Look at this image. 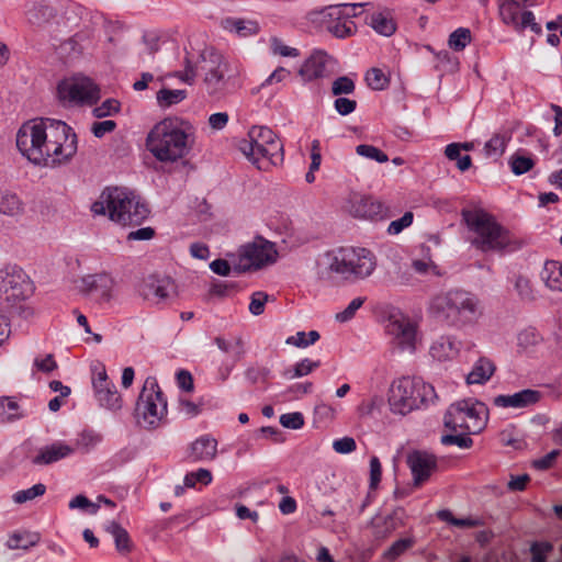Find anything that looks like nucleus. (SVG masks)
Masks as SVG:
<instances>
[{
	"label": "nucleus",
	"mask_w": 562,
	"mask_h": 562,
	"mask_svg": "<svg viewBox=\"0 0 562 562\" xmlns=\"http://www.w3.org/2000/svg\"><path fill=\"white\" fill-rule=\"evenodd\" d=\"M145 143L156 160L176 164L191 153L195 143V128L181 117H165L151 127Z\"/></svg>",
	"instance_id": "1"
},
{
	"label": "nucleus",
	"mask_w": 562,
	"mask_h": 562,
	"mask_svg": "<svg viewBox=\"0 0 562 562\" xmlns=\"http://www.w3.org/2000/svg\"><path fill=\"white\" fill-rule=\"evenodd\" d=\"M461 215L468 229V241L482 254L512 252L524 245L521 239L482 209L463 210Z\"/></svg>",
	"instance_id": "2"
},
{
	"label": "nucleus",
	"mask_w": 562,
	"mask_h": 562,
	"mask_svg": "<svg viewBox=\"0 0 562 562\" xmlns=\"http://www.w3.org/2000/svg\"><path fill=\"white\" fill-rule=\"evenodd\" d=\"M232 65L213 47L201 52H187L184 70L176 71L172 76L184 83L193 85L198 72L203 76V85L211 95L221 94L232 76Z\"/></svg>",
	"instance_id": "3"
},
{
	"label": "nucleus",
	"mask_w": 562,
	"mask_h": 562,
	"mask_svg": "<svg viewBox=\"0 0 562 562\" xmlns=\"http://www.w3.org/2000/svg\"><path fill=\"white\" fill-rule=\"evenodd\" d=\"M94 215H108L122 226L142 224L149 215L147 205L133 191L126 188H106L97 201L91 204Z\"/></svg>",
	"instance_id": "4"
},
{
	"label": "nucleus",
	"mask_w": 562,
	"mask_h": 562,
	"mask_svg": "<svg viewBox=\"0 0 562 562\" xmlns=\"http://www.w3.org/2000/svg\"><path fill=\"white\" fill-rule=\"evenodd\" d=\"M436 397L435 387L418 376L403 375L394 379L387 391L391 413L401 416L428 406Z\"/></svg>",
	"instance_id": "5"
},
{
	"label": "nucleus",
	"mask_w": 562,
	"mask_h": 562,
	"mask_svg": "<svg viewBox=\"0 0 562 562\" xmlns=\"http://www.w3.org/2000/svg\"><path fill=\"white\" fill-rule=\"evenodd\" d=\"M239 149L259 170L267 171L283 161V144L266 126H252L247 137L239 142Z\"/></svg>",
	"instance_id": "6"
},
{
	"label": "nucleus",
	"mask_w": 562,
	"mask_h": 562,
	"mask_svg": "<svg viewBox=\"0 0 562 562\" xmlns=\"http://www.w3.org/2000/svg\"><path fill=\"white\" fill-rule=\"evenodd\" d=\"M430 311L453 325H464L480 315V300L469 291L454 289L436 295Z\"/></svg>",
	"instance_id": "7"
},
{
	"label": "nucleus",
	"mask_w": 562,
	"mask_h": 562,
	"mask_svg": "<svg viewBox=\"0 0 562 562\" xmlns=\"http://www.w3.org/2000/svg\"><path fill=\"white\" fill-rule=\"evenodd\" d=\"M328 272L340 276L346 281H360L369 278L376 268L372 251L361 247L340 248L327 256Z\"/></svg>",
	"instance_id": "8"
},
{
	"label": "nucleus",
	"mask_w": 562,
	"mask_h": 562,
	"mask_svg": "<svg viewBox=\"0 0 562 562\" xmlns=\"http://www.w3.org/2000/svg\"><path fill=\"white\" fill-rule=\"evenodd\" d=\"M47 128L44 140L40 146L43 148V159L37 166L55 167L67 162L77 153V136L72 128L65 122L47 119Z\"/></svg>",
	"instance_id": "9"
},
{
	"label": "nucleus",
	"mask_w": 562,
	"mask_h": 562,
	"mask_svg": "<svg viewBox=\"0 0 562 562\" xmlns=\"http://www.w3.org/2000/svg\"><path fill=\"white\" fill-rule=\"evenodd\" d=\"M488 408L474 398L452 403L443 417V424L452 431L480 434L487 425Z\"/></svg>",
	"instance_id": "10"
},
{
	"label": "nucleus",
	"mask_w": 562,
	"mask_h": 562,
	"mask_svg": "<svg viewBox=\"0 0 562 562\" xmlns=\"http://www.w3.org/2000/svg\"><path fill=\"white\" fill-rule=\"evenodd\" d=\"M167 400L155 378L148 376L136 404L137 422L140 426L155 429L166 422Z\"/></svg>",
	"instance_id": "11"
},
{
	"label": "nucleus",
	"mask_w": 562,
	"mask_h": 562,
	"mask_svg": "<svg viewBox=\"0 0 562 562\" xmlns=\"http://www.w3.org/2000/svg\"><path fill=\"white\" fill-rule=\"evenodd\" d=\"M279 252L276 244L262 237L243 245L236 255L235 268L239 272L260 270L277 262Z\"/></svg>",
	"instance_id": "12"
},
{
	"label": "nucleus",
	"mask_w": 562,
	"mask_h": 562,
	"mask_svg": "<svg viewBox=\"0 0 562 562\" xmlns=\"http://www.w3.org/2000/svg\"><path fill=\"white\" fill-rule=\"evenodd\" d=\"M385 334L402 351L414 352L418 340L417 324L398 308H392L385 319Z\"/></svg>",
	"instance_id": "13"
},
{
	"label": "nucleus",
	"mask_w": 562,
	"mask_h": 562,
	"mask_svg": "<svg viewBox=\"0 0 562 562\" xmlns=\"http://www.w3.org/2000/svg\"><path fill=\"white\" fill-rule=\"evenodd\" d=\"M58 100L67 106L92 105L101 98L99 87L87 77H71L57 86Z\"/></svg>",
	"instance_id": "14"
},
{
	"label": "nucleus",
	"mask_w": 562,
	"mask_h": 562,
	"mask_svg": "<svg viewBox=\"0 0 562 562\" xmlns=\"http://www.w3.org/2000/svg\"><path fill=\"white\" fill-rule=\"evenodd\" d=\"M47 119H34L24 123L16 133V147L20 153L34 165L43 158V148L40 146L44 140Z\"/></svg>",
	"instance_id": "15"
},
{
	"label": "nucleus",
	"mask_w": 562,
	"mask_h": 562,
	"mask_svg": "<svg viewBox=\"0 0 562 562\" xmlns=\"http://www.w3.org/2000/svg\"><path fill=\"white\" fill-rule=\"evenodd\" d=\"M0 293L8 301L19 303L33 295L34 283L22 268L7 266L0 270Z\"/></svg>",
	"instance_id": "16"
},
{
	"label": "nucleus",
	"mask_w": 562,
	"mask_h": 562,
	"mask_svg": "<svg viewBox=\"0 0 562 562\" xmlns=\"http://www.w3.org/2000/svg\"><path fill=\"white\" fill-rule=\"evenodd\" d=\"M517 0H497L498 15L503 24L522 34L527 29L536 34L542 32L540 24L536 22L535 14L522 8Z\"/></svg>",
	"instance_id": "17"
},
{
	"label": "nucleus",
	"mask_w": 562,
	"mask_h": 562,
	"mask_svg": "<svg viewBox=\"0 0 562 562\" xmlns=\"http://www.w3.org/2000/svg\"><path fill=\"white\" fill-rule=\"evenodd\" d=\"M345 210L360 220H384L389 216V209L383 202L360 193H351L348 196Z\"/></svg>",
	"instance_id": "18"
},
{
	"label": "nucleus",
	"mask_w": 562,
	"mask_h": 562,
	"mask_svg": "<svg viewBox=\"0 0 562 562\" xmlns=\"http://www.w3.org/2000/svg\"><path fill=\"white\" fill-rule=\"evenodd\" d=\"M138 293L144 300L160 304L177 294V286L168 276L150 274L139 283Z\"/></svg>",
	"instance_id": "19"
},
{
	"label": "nucleus",
	"mask_w": 562,
	"mask_h": 562,
	"mask_svg": "<svg viewBox=\"0 0 562 562\" xmlns=\"http://www.w3.org/2000/svg\"><path fill=\"white\" fill-rule=\"evenodd\" d=\"M82 284L85 291L95 296L101 304H111L120 299L117 282L108 273L87 276Z\"/></svg>",
	"instance_id": "20"
},
{
	"label": "nucleus",
	"mask_w": 562,
	"mask_h": 562,
	"mask_svg": "<svg viewBox=\"0 0 562 562\" xmlns=\"http://www.w3.org/2000/svg\"><path fill=\"white\" fill-rule=\"evenodd\" d=\"M407 465L412 472L414 485L425 483L437 469V459L426 451H413L407 456Z\"/></svg>",
	"instance_id": "21"
},
{
	"label": "nucleus",
	"mask_w": 562,
	"mask_h": 562,
	"mask_svg": "<svg viewBox=\"0 0 562 562\" xmlns=\"http://www.w3.org/2000/svg\"><path fill=\"white\" fill-rule=\"evenodd\" d=\"M542 398V393L535 389H525L514 394L497 395L493 398V404L502 408H528L538 404Z\"/></svg>",
	"instance_id": "22"
},
{
	"label": "nucleus",
	"mask_w": 562,
	"mask_h": 562,
	"mask_svg": "<svg viewBox=\"0 0 562 562\" xmlns=\"http://www.w3.org/2000/svg\"><path fill=\"white\" fill-rule=\"evenodd\" d=\"M331 57L324 50H315L304 60L299 69L303 81L310 82L327 76V65Z\"/></svg>",
	"instance_id": "23"
},
{
	"label": "nucleus",
	"mask_w": 562,
	"mask_h": 562,
	"mask_svg": "<svg viewBox=\"0 0 562 562\" xmlns=\"http://www.w3.org/2000/svg\"><path fill=\"white\" fill-rule=\"evenodd\" d=\"M403 525L402 518L397 510L389 514H376L370 520L368 527L371 535L376 540H384L389 538L396 529Z\"/></svg>",
	"instance_id": "24"
},
{
	"label": "nucleus",
	"mask_w": 562,
	"mask_h": 562,
	"mask_svg": "<svg viewBox=\"0 0 562 562\" xmlns=\"http://www.w3.org/2000/svg\"><path fill=\"white\" fill-rule=\"evenodd\" d=\"M74 454L72 446L63 440H56L42 447L32 462L36 465H48Z\"/></svg>",
	"instance_id": "25"
},
{
	"label": "nucleus",
	"mask_w": 562,
	"mask_h": 562,
	"mask_svg": "<svg viewBox=\"0 0 562 562\" xmlns=\"http://www.w3.org/2000/svg\"><path fill=\"white\" fill-rule=\"evenodd\" d=\"M217 440L211 435L196 438L189 448V458L194 462L212 461L217 456Z\"/></svg>",
	"instance_id": "26"
},
{
	"label": "nucleus",
	"mask_w": 562,
	"mask_h": 562,
	"mask_svg": "<svg viewBox=\"0 0 562 562\" xmlns=\"http://www.w3.org/2000/svg\"><path fill=\"white\" fill-rule=\"evenodd\" d=\"M25 14L32 24L43 25L56 16V9L45 0H35L27 3Z\"/></svg>",
	"instance_id": "27"
},
{
	"label": "nucleus",
	"mask_w": 562,
	"mask_h": 562,
	"mask_svg": "<svg viewBox=\"0 0 562 562\" xmlns=\"http://www.w3.org/2000/svg\"><path fill=\"white\" fill-rule=\"evenodd\" d=\"M460 342L452 337H440L430 347V355L438 361H447L457 357Z\"/></svg>",
	"instance_id": "28"
},
{
	"label": "nucleus",
	"mask_w": 562,
	"mask_h": 562,
	"mask_svg": "<svg viewBox=\"0 0 562 562\" xmlns=\"http://www.w3.org/2000/svg\"><path fill=\"white\" fill-rule=\"evenodd\" d=\"M222 25L225 31L234 33L239 37L254 36L259 32L258 23L252 20L226 18L223 20Z\"/></svg>",
	"instance_id": "29"
},
{
	"label": "nucleus",
	"mask_w": 562,
	"mask_h": 562,
	"mask_svg": "<svg viewBox=\"0 0 562 562\" xmlns=\"http://www.w3.org/2000/svg\"><path fill=\"white\" fill-rule=\"evenodd\" d=\"M367 5V3H340L329 5L321 11L324 19L352 21L358 13V9Z\"/></svg>",
	"instance_id": "30"
},
{
	"label": "nucleus",
	"mask_w": 562,
	"mask_h": 562,
	"mask_svg": "<svg viewBox=\"0 0 562 562\" xmlns=\"http://www.w3.org/2000/svg\"><path fill=\"white\" fill-rule=\"evenodd\" d=\"M495 372V364L487 358H480L467 375L468 384H484Z\"/></svg>",
	"instance_id": "31"
},
{
	"label": "nucleus",
	"mask_w": 562,
	"mask_h": 562,
	"mask_svg": "<svg viewBox=\"0 0 562 562\" xmlns=\"http://www.w3.org/2000/svg\"><path fill=\"white\" fill-rule=\"evenodd\" d=\"M102 439V435L93 429L81 430L75 438L74 443H70L74 449V454L76 452H80L82 454L91 452L101 443Z\"/></svg>",
	"instance_id": "32"
},
{
	"label": "nucleus",
	"mask_w": 562,
	"mask_h": 562,
	"mask_svg": "<svg viewBox=\"0 0 562 562\" xmlns=\"http://www.w3.org/2000/svg\"><path fill=\"white\" fill-rule=\"evenodd\" d=\"M541 279L549 289L562 292V262L547 261L541 271Z\"/></svg>",
	"instance_id": "33"
},
{
	"label": "nucleus",
	"mask_w": 562,
	"mask_h": 562,
	"mask_svg": "<svg viewBox=\"0 0 562 562\" xmlns=\"http://www.w3.org/2000/svg\"><path fill=\"white\" fill-rule=\"evenodd\" d=\"M23 212V203L15 193L0 191V214L18 216Z\"/></svg>",
	"instance_id": "34"
},
{
	"label": "nucleus",
	"mask_w": 562,
	"mask_h": 562,
	"mask_svg": "<svg viewBox=\"0 0 562 562\" xmlns=\"http://www.w3.org/2000/svg\"><path fill=\"white\" fill-rule=\"evenodd\" d=\"M23 417V412L14 397H0V422L8 423Z\"/></svg>",
	"instance_id": "35"
},
{
	"label": "nucleus",
	"mask_w": 562,
	"mask_h": 562,
	"mask_svg": "<svg viewBox=\"0 0 562 562\" xmlns=\"http://www.w3.org/2000/svg\"><path fill=\"white\" fill-rule=\"evenodd\" d=\"M369 24L378 34L383 36H391L396 30L393 19L389 13L384 12L373 13L370 18Z\"/></svg>",
	"instance_id": "36"
},
{
	"label": "nucleus",
	"mask_w": 562,
	"mask_h": 562,
	"mask_svg": "<svg viewBox=\"0 0 562 562\" xmlns=\"http://www.w3.org/2000/svg\"><path fill=\"white\" fill-rule=\"evenodd\" d=\"M187 98V90L184 89H168L162 88L156 94L158 106L167 109L172 105L179 104Z\"/></svg>",
	"instance_id": "37"
},
{
	"label": "nucleus",
	"mask_w": 562,
	"mask_h": 562,
	"mask_svg": "<svg viewBox=\"0 0 562 562\" xmlns=\"http://www.w3.org/2000/svg\"><path fill=\"white\" fill-rule=\"evenodd\" d=\"M106 531L113 536L117 551L122 553L131 551L130 536L120 524L111 521L106 527Z\"/></svg>",
	"instance_id": "38"
},
{
	"label": "nucleus",
	"mask_w": 562,
	"mask_h": 562,
	"mask_svg": "<svg viewBox=\"0 0 562 562\" xmlns=\"http://www.w3.org/2000/svg\"><path fill=\"white\" fill-rule=\"evenodd\" d=\"M319 361H313L308 358H305L295 363L293 368L286 369L283 373V376L289 380L302 378L312 373L315 369L319 367Z\"/></svg>",
	"instance_id": "39"
},
{
	"label": "nucleus",
	"mask_w": 562,
	"mask_h": 562,
	"mask_svg": "<svg viewBox=\"0 0 562 562\" xmlns=\"http://www.w3.org/2000/svg\"><path fill=\"white\" fill-rule=\"evenodd\" d=\"M324 21H327V30L329 33H331L334 36L338 38H345L351 36L356 31V24L353 21H347L345 19L341 20H330V19H324Z\"/></svg>",
	"instance_id": "40"
},
{
	"label": "nucleus",
	"mask_w": 562,
	"mask_h": 562,
	"mask_svg": "<svg viewBox=\"0 0 562 562\" xmlns=\"http://www.w3.org/2000/svg\"><path fill=\"white\" fill-rule=\"evenodd\" d=\"M541 341L540 334L533 327H526L517 334V347L526 351Z\"/></svg>",
	"instance_id": "41"
},
{
	"label": "nucleus",
	"mask_w": 562,
	"mask_h": 562,
	"mask_svg": "<svg viewBox=\"0 0 562 562\" xmlns=\"http://www.w3.org/2000/svg\"><path fill=\"white\" fill-rule=\"evenodd\" d=\"M509 137L505 134H495L484 145V153L488 157H499L504 154Z\"/></svg>",
	"instance_id": "42"
},
{
	"label": "nucleus",
	"mask_w": 562,
	"mask_h": 562,
	"mask_svg": "<svg viewBox=\"0 0 562 562\" xmlns=\"http://www.w3.org/2000/svg\"><path fill=\"white\" fill-rule=\"evenodd\" d=\"M415 539L413 537H406L396 540L392 546L384 551L383 558L390 562H393L396 558L403 554L406 550L413 547Z\"/></svg>",
	"instance_id": "43"
},
{
	"label": "nucleus",
	"mask_w": 562,
	"mask_h": 562,
	"mask_svg": "<svg viewBox=\"0 0 562 562\" xmlns=\"http://www.w3.org/2000/svg\"><path fill=\"white\" fill-rule=\"evenodd\" d=\"M46 486L43 483H37L33 485L32 487H29L26 490H21L15 492L12 495V499L16 504H23L26 502H31L35 499L36 497H41L45 494Z\"/></svg>",
	"instance_id": "44"
},
{
	"label": "nucleus",
	"mask_w": 562,
	"mask_h": 562,
	"mask_svg": "<svg viewBox=\"0 0 562 562\" xmlns=\"http://www.w3.org/2000/svg\"><path fill=\"white\" fill-rule=\"evenodd\" d=\"M471 42V32L467 27H459L449 36V47L456 52L463 50Z\"/></svg>",
	"instance_id": "45"
},
{
	"label": "nucleus",
	"mask_w": 562,
	"mask_h": 562,
	"mask_svg": "<svg viewBox=\"0 0 562 562\" xmlns=\"http://www.w3.org/2000/svg\"><path fill=\"white\" fill-rule=\"evenodd\" d=\"M213 480L212 473L207 469H199L193 472H189L186 474L183 483L186 487L192 488L196 485V483H201L203 485L211 484Z\"/></svg>",
	"instance_id": "46"
},
{
	"label": "nucleus",
	"mask_w": 562,
	"mask_h": 562,
	"mask_svg": "<svg viewBox=\"0 0 562 562\" xmlns=\"http://www.w3.org/2000/svg\"><path fill=\"white\" fill-rule=\"evenodd\" d=\"M36 542H37L36 536H31L29 533L15 532L9 537L7 544L10 549H13V550H16V549L27 550L29 548L35 546Z\"/></svg>",
	"instance_id": "47"
},
{
	"label": "nucleus",
	"mask_w": 562,
	"mask_h": 562,
	"mask_svg": "<svg viewBox=\"0 0 562 562\" xmlns=\"http://www.w3.org/2000/svg\"><path fill=\"white\" fill-rule=\"evenodd\" d=\"M509 166L513 173L520 176L533 168L535 160L529 156L515 154L509 158Z\"/></svg>",
	"instance_id": "48"
},
{
	"label": "nucleus",
	"mask_w": 562,
	"mask_h": 562,
	"mask_svg": "<svg viewBox=\"0 0 562 562\" xmlns=\"http://www.w3.org/2000/svg\"><path fill=\"white\" fill-rule=\"evenodd\" d=\"M366 81L373 90H383L389 86V77L379 68H371L366 74Z\"/></svg>",
	"instance_id": "49"
},
{
	"label": "nucleus",
	"mask_w": 562,
	"mask_h": 562,
	"mask_svg": "<svg viewBox=\"0 0 562 562\" xmlns=\"http://www.w3.org/2000/svg\"><path fill=\"white\" fill-rule=\"evenodd\" d=\"M366 300L367 299L363 296L352 299L346 308L335 315V319L338 323H347L351 321L356 316V313L362 307Z\"/></svg>",
	"instance_id": "50"
},
{
	"label": "nucleus",
	"mask_w": 562,
	"mask_h": 562,
	"mask_svg": "<svg viewBox=\"0 0 562 562\" xmlns=\"http://www.w3.org/2000/svg\"><path fill=\"white\" fill-rule=\"evenodd\" d=\"M318 339L319 334L316 330H311L308 334L297 331L294 336L289 337L285 342L297 348H306L315 344Z\"/></svg>",
	"instance_id": "51"
},
{
	"label": "nucleus",
	"mask_w": 562,
	"mask_h": 562,
	"mask_svg": "<svg viewBox=\"0 0 562 562\" xmlns=\"http://www.w3.org/2000/svg\"><path fill=\"white\" fill-rule=\"evenodd\" d=\"M356 153L359 156L366 157L378 162H386L389 157L385 153L373 145L361 144L356 147Z\"/></svg>",
	"instance_id": "52"
},
{
	"label": "nucleus",
	"mask_w": 562,
	"mask_h": 562,
	"mask_svg": "<svg viewBox=\"0 0 562 562\" xmlns=\"http://www.w3.org/2000/svg\"><path fill=\"white\" fill-rule=\"evenodd\" d=\"M97 398L102 406L109 409H119L121 407V396L114 385L105 390Z\"/></svg>",
	"instance_id": "53"
},
{
	"label": "nucleus",
	"mask_w": 562,
	"mask_h": 562,
	"mask_svg": "<svg viewBox=\"0 0 562 562\" xmlns=\"http://www.w3.org/2000/svg\"><path fill=\"white\" fill-rule=\"evenodd\" d=\"M121 104L115 99H106L101 105L93 109L92 113L95 117L102 119L114 115L120 112Z\"/></svg>",
	"instance_id": "54"
},
{
	"label": "nucleus",
	"mask_w": 562,
	"mask_h": 562,
	"mask_svg": "<svg viewBox=\"0 0 562 562\" xmlns=\"http://www.w3.org/2000/svg\"><path fill=\"white\" fill-rule=\"evenodd\" d=\"M270 48L272 54L279 55L282 57H297L300 56V52L295 47H290L285 45L280 38L271 37L270 38Z\"/></svg>",
	"instance_id": "55"
},
{
	"label": "nucleus",
	"mask_w": 562,
	"mask_h": 562,
	"mask_svg": "<svg viewBox=\"0 0 562 562\" xmlns=\"http://www.w3.org/2000/svg\"><path fill=\"white\" fill-rule=\"evenodd\" d=\"M468 432L459 435H445L441 437V443L446 446L456 445L461 449H469L473 446V440Z\"/></svg>",
	"instance_id": "56"
},
{
	"label": "nucleus",
	"mask_w": 562,
	"mask_h": 562,
	"mask_svg": "<svg viewBox=\"0 0 562 562\" xmlns=\"http://www.w3.org/2000/svg\"><path fill=\"white\" fill-rule=\"evenodd\" d=\"M356 85L350 77L341 76L334 80L331 92L334 95L350 94L355 91Z\"/></svg>",
	"instance_id": "57"
},
{
	"label": "nucleus",
	"mask_w": 562,
	"mask_h": 562,
	"mask_svg": "<svg viewBox=\"0 0 562 562\" xmlns=\"http://www.w3.org/2000/svg\"><path fill=\"white\" fill-rule=\"evenodd\" d=\"M269 300V295L262 291H257L251 294L250 303H249V312L259 316L265 311V305Z\"/></svg>",
	"instance_id": "58"
},
{
	"label": "nucleus",
	"mask_w": 562,
	"mask_h": 562,
	"mask_svg": "<svg viewBox=\"0 0 562 562\" xmlns=\"http://www.w3.org/2000/svg\"><path fill=\"white\" fill-rule=\"evenodd\" d=\"M515 290L519 297L525 301H531L533 300V291L530 284V281L522 277L518 276L515 279Z\"/></svg>",
	"instance_id": "59"
},
{
	"label": "nucleus",
	"mask_w": 562,
	"mask_h": 562,
	"mask_svg": "<svg viewBox=\"0 0 562 562\" xmlns=\"http://www.w3.org/2000/svg\"><path fill=\"white\" fill-rule=\"evenodd\" d=\"M280 424L284 428L300 429L304 425V417L300 412L282 414L280 416Z\"/></svg>",
	"instance_id": "60"
},
{
	"label": "nucleus",
	"mask_w": 562,
	"mask_h": 562,
	"mask_svg": "<svg viewBox=\"0 0 562 562\" xmlns=\"http://www.w3.org/2000/svg\"><path fill=\"white\" fill-rule=\"evenodd\" d=\"M414 214L412 212H406L404 215L395 221H392L387 227V233L390 235H398L403 229L409 227L413 224Z\"/></svg>",
	"instance_id": "61"
},
{
	"label": "nucleus",
	"mask_w": 562,
	"mask_h": 562,
	"mask_svg": "<svg viewBox=\"0 0 562 562\" xmlns=\"http://www.w3.org/2000/svg\"><path fill=\"white\" fill-rule=\"evenodd\" d=\"M357 443L352 437H342L333 442V449L340 454L351 453L356 450Z\"/></svg>",
	"instance_id": "62"
},
{
	"label": "nucleus",
	"mask_w": 562,
	"mask_h": 562,
	"mask_svg": "<svg viewBox=\"0 0 562 562\" xmlns=\"http://www.w3.org/2000/svg\"><path fill=\"white\" fill-rule=\"evenodd\" d=\"M34 367L44 373H50L58 368L57 362L54 359L53 355H46L44 358H35Z\"/></svg>",
	"instance_id": "63"
},
{
	"label": "nucleus",
	"mask_w": 562,
	"mask_h": 562,
	"mask_svg": "<svg viewBox=\"0 0 562 562\" xmlns=\"http://www.w3.org/2000/svg\"><path fill=\"white\" fill-rule=\"evenodd\" d=\"M335 110L340 115H348L352 113L357 108V102L355 100H351L349 98L339 97L334 102Z\"/></svg>",
	"instance_id": "64"
}]
</instances>
